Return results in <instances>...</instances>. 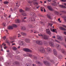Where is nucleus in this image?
Masks as SVG:
<instances>
[{
    "label": "nucleus",
    "instance_id": "nucleus-1",
    "mask_svg": "<svg viewBox=\"0 0 66 66\" xmlns=\"http://www.w3.org/2000/svg\"><path fill=\"white\" fill-rule=\"evenodd\" d=\"M38 35L39 36H42L43 38H44V39H48V38L47 36L46 35H42V34L39 35V34Z\"/></svg>",
    "mask_w": 66,
    "mask_h": 66
},
{
    "label": "nucleus",
    "instance_id": "nucleus-2",
    "mask_svg": "<svg viewBox=\"0 0 66 66\" xmlns=\"http://www.w3.org/2000/svg\"><path fill=\"white\" fill-rule=\"evenodd\" d=\"M43 63L46 66H50V63L47 61H43Z\"/></svg>",
    "mask_w": 66,
    "mask_h": 66
},
{
    "label": "nucleus",
    "instance_id": "nucleus-3",
    "mask_svg": "<svg viewBox=\"0 0 66 66\" xmlns=\"http://www.w3.org/2000/svg\"><path fill=\"white\" fill-rule=\"evenodd\" d=\"M23 50L24 51H26V52H32V50H31L30 49H29V48H23Z\"/></svg>",
    "mask_w": 66,
    "mask_h": 66
},
{
    "label": "nucleus",
    "instance_id": "nucleus-4",
    "mask_svg": "<svg viewBox=\"0 0 66 66\" xmlns=\"http://www.w3.org/2000/svg\"><path fill=\"white\" fill-rule=\"evenodd\" d=\"M59 50L60 51H61L62 53L64 54L66 56V51H65V50L63 49L61 50L60 47V48Z\"/></svg>",
    "mask_w": 66,
    "mask_h": 66
},
{
    "label": "nucleus",
    "instance_id": "nucleus-5",
    "mask_svg": "<svg viewBox=\"0 0 66 66\" xmlns=\"http://www.w3.org/2000/svg\"><path fill=\"white\" fill-rule=\"evenodd\" d=\"M39 51L42 53H44L45 52V51L44 48H40L39 50Z\"/></svg>",
    "mask_w": 66,
    "mask_h": 66
},
{
    "label": "nucleus",
    "instance_id": "nucleus-6",
    "mask_svg": "<svg viewBox=\"0 0 66 66\" xmlns=\"http://www.w3.org/2000/svg\"><path fill=\"white\" fill-rule=\"evenodd\" d=\"M36 43L37 44L39 45H42L43 44V43L42 42L40 41L37 40L36 41Z\"/></svg>",
    "mask_w": 66,
    "mask_h": 66
},
{
    "label": "nucleus",
    "instance_id": "nucleus-7",
    "mask_svg": "<svg viewBox=\"0 0 66 66\" xmlns=\"http://www.w3.org/2000/svg\"><path fill=\"white\" fill-rule=\"evenodd\" d=\"M46 32L47 34H49V35H51V32L50 31L49 29H47Z\"/></svg>",
    "mask_w": 66,
    "mask_h": 66
},
{
    "label": "nucleus",
    "instance_id": "nucleus-8",
    "mask_svg": "<svg viewBox=\"0 0 66 66\" xmlns=\"http://www.w3.org/2000/svg\"><path fill=\"white\" fill-rule=\"evenodd\" d=\"M47 8L51 11H54V10L52 8V7L51 6H48Z\"/></svg>",
    "mask_w": 66,
    "mask_h": 66
},
{
    "label": "nucleus",
    "instance_id": "nucleus-9",
    "mask_svg": "<svg viewBox=\"0 0 66 66\" xmlns=\"http://www.w3.org/2000/svg\"><path fill=\"white\" fill-rule=\"evenodd\" d=\"M49 44L50 45V46H52V47H54V45L53 44V43L52 42H49Z\"/></svg>",
    "mask_w": 66,
    "mask_h": 66
},
{
    "label": "nucleus",
    "instance_id": "nucleus-10",
    "mask_svg": "<svg viewBox=\"0 0 66 66\" xmlns=\"http://www.w3.org/2000/svg\"><path fill=\"white\" fill-rule=\"evenodd\" d=\"M7 28L8 29H9V30H13V29L12 26H8L7 27Z\"/></svg>",
    "mask_w": 66,
    "mask_h": 66
},
{
    "label": "nucleus",
    "instance_id": "nucleus-11",
    "mask_svg": "<svg viewBox=\"0 0 66 66\" xmlns=\"http://www.w3.org/2000/svg\"><path fill=\"white\" fill-rule=\"evenodd\" d=\"M30 15H32L34 17H36V15L34 13L31 12L30 13Z\"/></svg>",
    "mask_w": 66,
    "mask_h": 66
},
{
    "label": "nucleus",
    "instance_id": "nucleus-12",
    "mask_svg": "<svg viewBox=\"0 0 66 66\" xmlns=\"http://www.w3.org/2000/svg\"><path fill=\"white\" fill-rule=\"evenodd\" d=\"M53 52L55 55V56H57V52H56V50L54 49L53 50Z\"/></svg>",
    "mask_w": 66,
    "mask_h": 66
},
{
    "label": "nucleus",
    "instance_id": "nucleus-13",
    "mask_svg": "<svg viewBox=\"0 0 66 66\" xmlns=\"http://www.w3.org/2000/svg\"><path fill=\"white\" fill-rule=\"evenodd\" d=\"M59 29L60 30H63V31H66V29L64 28H63V27H59Z\"/></svg>",
    "mask_w": 66,
    "mask_h": 66
},
{
    "label": "nucleus",
    "instance_id": "nucleus-14",
    "mask_svg": "<svg viewBox=\"0 0 66 66\" xmlns=\"http://www.w3.org/2000/svg\"><path fill=\"white\" fill-rule=\"evenodd\" d=\"M43 44L44 45H45V46H47L48 45V43L46 41H44Z\"/></svg>",
    "mask_w": 66,
    "mask_h": 66
},
{
    "label": "nucleus",
    "instance_id": "nucleus-15",
    "mask_svg": "<svg viewBox=\"0 0 66 66\" xmlns=\"http://www.w3.org/2000/svg\"><path fill=\"white\" fill-rule=\"evenodd\" d=\"M25 41L26 43H30V40L29 39H25Z\"/></svg>",
    "mask_w": 66,
    "mask_h": 66
},
{
    "label": "nucleus",
    "instance_id": "nucleus-16",
    "mask_svg": "<svg viewBox=\"0 0 66 66\" xmlns=\"http://www.w3.org/2000/svg\"><path fill=\"white\" fill-rule=\"evenodd\" d=\"M59 6L60 7H61V8H62L63 9H66V6L63 5H60Z\"/></svg>",
    "mask_w": 66,
    "mask_h": 66
},
{
    "label": "nucleus",
    "instance_id": "nucleus-17",
    "mask_svg": "<svg viewBox=\"0 0 66 66\" xmlns=\"http://www.w3.org/2000/svg\"><path fill=\"white\" fill-rule=\"evenodd\" d=\"M15 23H19L20 22V20L19 19H17L15 20Z\"/></svg>",
    "mask_w": 66,
    "mask_h": 66
},
{
    "label": "nucleus",
    "instance_id": "nucleus-18",
    "mask_svg": "<svg viewBox=\"0 0 66 66\" xmlns=\"http://www.w3.org/2000/svg\"><path fill=\"white\" fill-rule=\"evenodd\" d=\"M54 2H55V3H52V5L53 6H56L57 5V4H56V2L55 1H54Z\"/></svg>",
    "mask_w": 66,
    "mask_h": 66
},
{
    "label": "nucleus",
    "instance_id": "nucleus-19",
    "mask_svg": "<svg viewBox=\"0 0 66 66\" xmlns=\"http://www.w3.org/2000/svg\"><path fill=\"white\" fill-rule=\"evenodd\" d=\"M47 50L48 52H51V49L49 47H47Z\"/></svg>",
    "mask_w": 66,
    "mask_h": 66
},
{
    "label": "nucleus",
    "instance_id": "nucleus-20",
    "mask_svg": "<svg viewBox=\"0 0 66 66\" xmlns=\"http://www.w3.org/2000/svg\"><path fill=\"white\" fill-rule=\"evenodd\" d=\"M12 27L13 28H17L18 26L16 24H12Z\"/></svg>",
    "mask_w": 66,
    "mask_h": 66
},
{
    "label": "nucleus",
    "instance_id": "nucleus-21",
    "mask_svg": "<svg viewBox=\"0 0 66 66\" xmlns=\"http://www.w3.org/2000/svg\"><path fill=\"white\" fill-rule=\"evenodd\" d=\"M19 12L20 13H24V11L21 9H20Z\"/></svg>",
    "mask_w": 66,
    "mask_h": 66
},
{
    "label": "nucleus",
    "instance_id": "nucleus-22",
    "mask_svg": "<svg viewBox=\"0 0 66 66\" xmlns=\"http://www.w3.org/2000/svg\"><path fill=\"white\" fill-rule=\"evenodd\" d=\"M55 47L56 48H57V49H59V47H60V46L59 44H56V45Z\"/></svg>",
    "mask_w": 66,
    "mask_h": 66
},
{
    "label": "nucleus",
    "instance_id": "nucleus-23",
    "mask_svg": "<svg viewBox=\"0 0 66 66\" xmlns=\"http://www.w3.org/2000/svg\"><path fill=\"white\" fill-rule=\"evenodd\" d=\"M47 17H48L49 19H52V18H51V15H50L47 14Z\"/></svg>",
    "mask_w": 66,
    "mask_h": 66
},
{
    "label": "nucleus",
    "instance_id": "nucleus-24",
    "mask_svg": "<svg viewBox=\"0 0 66 66\" xmlns=\"http://www.w3.org/2000/svg\"><path fill=\"white\" fill-rule=\"evenodd\" d=\"M21 14L22 15H23V16H27V14L26 13H24V12L22 13Z\"/></svg>",
    "mask_w": 66,
    "mask_h": 66
},
{
    "label": "nucleus",
    "instance_id": "nucleus-25",
    "mask_svg": "<svg viewBox=\"0 0 66 66\" xmlns=\"http://www.w3.org/2000/svg\"><path fill=\"white\" fill-rule=\"evenodd\" d=\"M21 34H22V35H24V36H26V35H27V34L23 32H21Z\"/></svg>",
    "mask_w": 66,
    "mask_h": 66
},
{
    "label": "nucleus",
    "instance_id": "nucleus-26",
    "mask_svg": "<svg viewBox=\"0 0 66 66\" xmlns=\"http://www.w3.org/2000/svg\"><path fill=\"white\" fill-rule=\"evenodd\" d=\"M20 42L21 43L20 44V45H21V46H22V45H23V42L22 41H20Z\"/></svg>",
    "mask_w": 66,
    "mask_h": 66
},
{
    "label": "nucleus",
    "instance_id": "nucleus-27",
    "mask_svg": "<svg viewBox=\"0 0 66 66\" xmlns=\"http://www.w3.org/2000/svg\"><path fill=\"white\" fill-rule=\"evenodd\" d=\"M29 19H31V21H35V19L33 18H30Z\"/></svg>",
    "mask_w": 66,
    "mask_h": 66
},
{
    "label": "nucleus",
    "instance_id": "nucleus-28",
    "mask_svg": "<svg viewBox=\"0 0 66 66\" xmlns=\"http://www.w3.org/2000/svg\"><path fill=\"white\" fill-rule=\"evenodd\" d=\"M58 39L60 40H62L63 39V38H61V37H59L58 38Z\"/></svg>",
    "mask_w": 66,
    "mask_h": 66
},
{
    "label": "nucleus",
    "instance_id": "nucleus-29",
    "mask_svg": "<svg viewBox=\"0 0 66 66\" xmlns=\"http://www.w3.org/2000/svg\"><path fill=\"white\" fill-rule=\"evenodd\" d=\"M26 29L25 27H23L21 28V29L22 30H25Z\"/></svg>",
    "mask_w": 66,
    "mask_h": 66
},
{
    "label": "nucleus",
    "instance_id": "nucleus-30",
    "mask_svg": "<svg viewBox=\"0 0 66 66\" xmlns=\"http://www.w3.org/2000/svg\"><path fill=\"white\" fill-rule=\"evenodd\" d=\"M9 2H8L7 1H5L4 2V4H8V3H9Z\"/></svg>",
    "mask_w": 66,
    "mask_h": 66
},
{
    "label": "nucleus",
    "instance_id": "nucleus-31",
    "mask_svg": "<svg viewBox=\"0 0 66 66\" xmlns=\"http://www.w3.org/2000/svg\"><path fill=\"white\" fill-rule=\"evenodd\" d=\"M50 30L51 31H52V32H55V30H54V29H52V28H51Z\"/></svg>",
    "mask_w": 66,
    "mask_h": 66
},
{
    "label": "nucleus",
    "instance_id": "nucleus-32",
    "mask_svg": "<svg viewBox=\"0 0 66 66\" xmlns=\"http://www.w3.org/2000/svg\"><path fill=\"white\" fill-rule=\"evenodd\" d=\"M22 20L23 22H25V20L23 19V18H22Z\"/></svg>",
    "mask_w": 66,
    "mask_h": 66
},
{
    "label": "nucleus",
    "instance_id": "nucleus-33",
    "mask_svg": "<svg viewBox=\"0 0 66 66\" xmlns=\"http://www.w3.org/2000/svg\"><path fill=\"white\" fill-rule=\"evenodd\" d=\"M13 50H17V48L15 47H14L13 48Z\"/></svg>",
    "mask_w": 66,
    "mask_h": 66
},
{
    "label": "nucleus",
    "instance_id": "nucleus-34",
    "mask_svg": "<svg viewBox=\"0 0 66 66\" xmlns=\"http://www.w3.org/2000/svg\"><path fill=\"white\" fill-rule=\"evenodd\" d=\"M4 43H3V44H2V45H1L0 46V47H1V48L2 49V45H4Z\"/></svg>",
    "mask_w": 66,
    "mask_h": 66
},
{
    "label": "nucleus",
    "instance_id": "nucleus-35",
    "mask_svg": "<svg viewBox=\"0 0 66 66\" xmlns=\"http://www.w3.org/2000/svg\"><path fill=\"white\" fill-rule=\"evenodd\" d=\"M34 4V5H35V4H36V5H38V3H37L36 2H35L33 3Z\"/></svg>",
    "mask_w": 66,
    "mask_h": 66
},
{
    "label": "nucleus",
    "instance_id": "nucleus-36",
    "mask_svg": "<svg viewBox=\"0 0 66 66\" xmlns=\"http://www.w3.org/2000/svg\"><path fill=\"white\" fill-rule=\"evenodd\" d=\"M62 12H63L64 13V14H66V11H62Z\"/></svg>",
    "mask_w": 66,
    "mask_h": 66
},
{
    "label": "nucleus",
    "instance_id": "nucleus-37",
    "mask_svg": "<svg viewBox=\"0 0 66 66\" xmlns=\"http://www.w3.org/2000/svg\"><path fill=\"white\" fill-rule=\"evenodd\" d=\"M60 1H61L62 2H66V0H60Z\"/></svg>",
    "mask_w": 66,
    "mask_h": 66
},
{
    "label": "nucleus",
    "instance_id": "nucleus-38",
    "mask_svg": "<svg viewBox=\"0 0 66 66\" xmlns=\"http://www.w3.org/2000/svg\"><path fill=\"white\" fill-rule=\"evenodd\" d=\"M21 37V35H20L19 34H18V37Z\"/></svg>",
    "mask_w": 66,
    "mask_h": 66
},
{
    "label": "nucleus",
    "instance_id": "nucleus-39",
    "mask_svg": "<svg viewBox=\"0 0 66 66\" xmlns=\"http://www.w3.org/2000/svg\"><path fill=\"white\" fill-rule=\"evenodd\" d=\"M63 18H64L65 19L66 18V15H63Z\"/></svg>",
    "mask_w": 66,
    "mask_h": 66
},
{
    "label": "nucleus",
    "instance_id": "nucleus-40",
    "mask_svg": "<svg viewBox=\"0 0 66 66\" xmlns=\"http://www.w3.org/2000/svg\"><path fill=\"white\" fill-rule=\"evenodd\" d=\"M14 63H15L16 64H19V63L18 62H14Z\"/></svg>",
    "mask_w": 66,
    "mask_h": 66
},
{
    "label": "nucleus",
    "instance_id": "nucleus-41",
    "mask_svg": "<svg viewBox=\"0 0 66 66\" xmlns=\"http://www.w3.org/2000/svg\"><path fill=\"white\" fill-rule=\"evenodd\" d=\"M28 55L30 57H31L32 56V54H29Z\"/></svg>",
    "mask_w": 66,
    "mask_h": 66
},
{
    "label": "nucleus",
    "instance_id": "nucleus-42",
    "mask_svg": "<svg viewBox=\"0 0 66 66\" xmlns=\"http://www.w3.org/2000/svg\"><path fill=\"white\" fill-rule=\"evenodd\" d=\"M3 25L5 27V25H6V24L5 23H3Z\"/></svg>",
    "mask_w": 66,
    "mask_h": 66
},
{
    "label": "nucleus",
    "instance_id": "nucleus-43",
    "mask_svg": "<svg viewBox=\"0 0 66 66\" xmlns=\"http://www.w3.org/2000/svg\"><path fill=\"white\" fill-rule=\"evenodd\" d=\"M25 10L26 11H28V10H29V8H26Z\"/></svg>",
    "mask_w": 66,
    "mask_h": 66
},
{
    "label": "nucleus",
    "instance_id": "nucleus-44",
    "mask_svg": "<svg viewBox=\"0 0 66 66\" xmlns=\"http://www.w3.org/2000/svg\"><path fill=\"white\" fill-rule=\"evenodd\" d=\"M55 32H56V33H57V31H56V29H54Z\"/></svg>",
    "mask_w": 66,
    "mask_h": 66
},
{
    "label": "nucleus",
    "instance_id": "nucleus-45",
    "mask_svg": "<svg viewBox=\"0 0 66 66\" xmlns=\"http://www.w3.org/2000/svg\"><path fill=\"white\" fill-rule=\"evenodd\" d=\"M55 41H56V42H57V43H60V42L57 41V40H55Z\"/></svg>",
    "mask_w": 66,
    "mask_h": 66
},
{
    "label": "nucleus",
    "instance_id": "nucleus-46",
    "mask_svg": "<svg viewBox=\"0 0 66 66\" xmlns=\"http://www.w3.org/2000/svg\"><path fill=\"white\" fill-rule=\"evenodd\" d=\"M3 39H4V40H5V39H6V36H5L4 37H3Z\"/></svg>",
    "mask_w": 66,
    "mask_h": 66
},
{
    "label": "nucleus",
    "instance_id": "nucleus-47",
    "mask_svg": "<svg viewBox=\"0 0 66 66\" xmlns=\"http://www.w3.org/2000/svg\"><path fill=\"white\" fill-rule=\"evenodd\" d=\"M14 41H11L10 42V43H11V44H12V43H14Z\"/></svg>",
    "mask_w": 66,
    "mask_h": 66
},
{
    "label": "nucleus",
    "instance_id": "nucleus-48",
    "mask_svg": "<svg viewBox=\"0 0 66 66\" xmlns=\"http://www.w3.org/2000/svg\"><path fill=\"white\" fill-rule=\"evenodd\" d=\"M62 26H63V27L64 28H66V26H65V25H63Z\"/></svg>",
    "mask_w": 66,
    "mask_h": 66
},
{
    "label": "nucleus",
    "instance_id": "nucleus-49",
    "mask_svg": "<svg viewBox=\"0 0 66 66\" xmlns=\"http://www.w3.org/2000/svg\"><path fill=\"white\" fill-rule=\"evenodd\" d=\"M49 25L51 26V27H52V24H51V23H49Z\"/></svg>",
    "mask_w": 66,
    "mask_h": 66
},
{
    "label": "nucleus",
    "instance_id": "nucleus-50",
    "mask_svg": "<svg viewBox=\"0 0 66 66\" xmlns=\"http://www.w3.org/2000/svg\"><path fill=\"white\" fill-rule=\"evenodd\" d=\"M40 6L39 5L38 7L37 6L36 8L37 9H38L39 8V7Z\"/></svg>",
    "mask_w": 66,
    "mask_h": 66
},
{
    "label": "nucleus",
    "instance_id": "nucleus-51",
    "mask_svg": "<svg viewBox=\"0 0 66 66\" xmlns=\"http://www.w3.org/2000/svg\"><path fill=\"white\" fill-rule=\"evenodd\" d=\"M32 56H33V57H35V58H37V57L35 56H34V55H33Z\"/></svg>",
    "mask_w": 66,
    "mask_h": 66
},
{
    "label": "nucleus",
    "instance_id": "nucleus-52",
    "mask_svg": "<svg viewBox=\"0 0 66 66\" xmlns=\"http://www.w3.org/2000/svg\"><path fill=\"white\" fill-rule=\"evenodd\" d=\"M17 48L18 49H20V46H19Z\"/></svg>",
    "mask_w": 66,
    "mask_h": 66
},
{
    "label": "nucleus",
    "instance_id": "nucleus-53",
    "mask_svg": "<svg viewBox=\"0 0 66 66\" xmlns=\"http://www.w3.org/2000/svg\"><path fill=\"white\" fill-rule=\"evenodd\" d=\"M7 48V47L5 46L4 47V49H6V48Z\"/></svg>",
    "mask_w": 66,
    "mask_h": 66
},
{
    "label": "nucleus",
    "instance_id": "nucleus-54",
    "mask_svg": "<svg viewBox=\"0 0 66 66\" xmlns=\"http://www.w3.org/2000/svg\"><path fill=\"white\" fill-rule=\"evenodd\" d=\"M52 38H55V36H53Z\"/></svg>",
    "mask_w": 66,
    "mask_h": 66
},
{
    "label": "nucleus",
    "instance_id": "nucleus-55",
    "mask_svg": "<svg viewBox=\"0 0 66 66\" xmlns=\"http://www.w3.org/2000/svg\"><path fill=\"white\" fill-rule=\"evenodd\" d=\"M4 16H5V17H6V16H7V15L6 14H4Z\"/></svg>",
    "mask_w": 66,
    "mask_h": 66
},
{
    "label": "nucleus",
    "instance_id": "nucleus-56",
    "mask_svg": "<svg viewBox=\"0 0 66 66\" xmlns=\"http://www.w3.org/2000/svg\"><path fill=\"white\" fill-rule=\"evenodd\" d=\"M10 39H11V40H12L13 39V37H11L10 38Z\"/></svg>",
    "mask_w": 66,
    "mask_h": 66
},
{
    "label": "nucleus",
    "instance_id": "nucleus-57",
    "mask_svg": "<svg viewBox=\"0 0 66 66\" xmlns=\"http://www.w3.org/2000/svg\"><path fill=\"white\" fill-rule=\"evenodd\" d=\"M6 43L8 44V43H9V41H8L6 40Z\"/></svg>",
    "mask_w": 66,
    "mask_h": 66
},
{
    "label": "nucleus",
    "instance_id": "nucleus-58",
    "mask_svg": "<svg viewBox=\"0 0 66 66\" xmlns=\"http://www.w3.org/2000/svg\"><path fill=\"white\" fill-rule=\"evenodd\" d=\"M15 45V43H13L12 45V46H13V45Z\"/></svg>",
    "mask_w": 66,
    "mask_h": 66
},
{
    "label": "nucleus",
    "instance_id": "nucleus-59",
    "mask_svg": "<svg viewBox=\"0 0 66 66\" xmlns=\"http://www.w3.org/2000/svg\"><path fill=\"white\" fill-rule=\"evenodd\" d=\"M28 2L29 3H31V2L30 1H28Z\"/></svg>",
    "mask_w": 66,
    "mask_h": 66
},
{
    "label": "nucleus",
    "instance_id": "nucleus-60",
    "mask_svg": "<svg viewBox=\"0 0 66 66\" xmlns=\"http://www.w3.org/2000/svg\"><path fill=\"white\" fill-rule=\"evenodd\" d=\"M10 11H13V10H12V8L10 9Z\"/></svg>",
    "mask_w": 66,
    "mask_h": 66
},
{
    "label": "nucleus",
    "instance_id": "nucleus-61",
    "mask_svg": "<svg viewBox=\"0 0 66 66\" xmlns=\"http://www.w3.org/2000/svg\"><path fill=\"white\" fill-rule=\"evenodd\" d=\"M7 44L9 45H10V42H9Z\"/></svg>",
    "mask_w": 66,
    "mask_h": 66
},
{
    "label": "nucleus",
    "instance_id": "nucleus-62",
    "mask_svg": "<svg viewBox=\"0 0 66 66\" xmlns=\"http://www.w3.org/2000/svg\"><path fill=\"white\" fill-rule=\"evenodd\" d=\"M64 34H65V35H66V32H64Z\"/></svg>",
    "mask_w": 66,
    "mask_h": 66
},
{
    "label": "nucleus",
    "instance_id": "nucleus-63",
    "mask_svg": "<svg viewBox=\"0 0 66 66\" xmlns=\"http://www.w3.org/2000/svg\"><path fill=\"white\" fill-rule=\"evenodd\" d=\"M64 5H65V6H66V3H64Z\"/></svg>",
    "mask_w": 66,
    "mask_h": 66
},
{
    "label": "nucleus",
    "instance_id": "nucleus-64",
    "mask_svg": "<svg viewBox=\"0 0 66 66\" xmlns=\"http://www.w3.org/2000/svg\"><path fill=\"white\" fill-rule=\"evenodd\" d=\"M60 18H59L58 19V21H60Z\"/></svg>",
    "mask_w": 66,
    "mask_h": 66
}]
</instances>
